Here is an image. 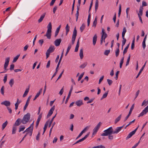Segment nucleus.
I'll use <instances>...</instances> for the list:
<instances>
[{
  "label": "nucleus",
  "mask_w": 148,
  "mask_h": 148,
  "mask_svg": "<svg viewBox=\"0 0 148 148\" xmlns=\"http://www.w3.org/2000/svg\"><path fill=\"white\" fill-rule=\"evenodd\" d=\"M113 129L112 127H109L108 129L105 130L104 132L101 135V136H107L108 135L114 134Z\"/></svg>",
  "instance_id": "1"
},
{
  "label": "nucleus",
  "mask_w": 148,
  "mask_h": 148,
  "mask_svg": "<svg viewBox=\"0 0 148 148\" xmlns=\"http://www.w3.org/2000/svg\"><path fill=\"white\" fill-rule=\"evenodd\" d=\"M31 115L29 113H27L25 115L23 118L21 120V123L23 124H25L29 121Z\"/></svg>",
  "instance_id": "2"
},
{
  "label": "nucleus",
  "mask_w": 148,
  "mask_h": 148,
  "mask_svg": "<svg viewBox=\"0 0 148 148\" xmlns=\"http://www.w3.org/2000/svg\"><path fill=\"white\" fill-rule=\"evenodd\" d=\"M10 60V58L9 57H7L5 58V64L4 65V70L3 72L0 73H5L8 70V69L7 68L9 64Z\"/></svg>",
  "instance_id": "3"
},
{
  "label": "nucleus",
  "mask_w": 148,
  "mask_h": 148,
  "mask_svg": "<svg viewBox=\"0 0 148 148\" xmlns=\"http://www.w3.org/2000/svg\"><path fill=\"white\" fill-rule=\"evenodd\" d=\"M55 49V48L54 46L51 45L50 46L49 49L47 50L46 53L47 59L49 57L50 53L53 52Z\"/></svg>",
  "instance_id": "4"
},
{
  "label": "nucleus",
  "mask_w": 148,
  "mask_h": 148,
  "mask_svg": "<svg viewBox=\"0 0 148 148\" xmlns=\"http://www.w3.org/2000/svg\"><path fill=\"white\" fill-rule=\"evenodd\" d=\"M101 124V122H99L94 128L93 130L92 137L93 135L96 134L99 129L100 128Z\"/></svg>",
  "instance_id": "5"
},
{
  "label": "nucleus",
  "mask_w": 148,
  "mask_h": 148,
  "mask_svg": "<svg viewBox=\"0 0 148 148\" xmlns=\"http://www.w3.org/2000/svg\"><path fill=\"white\" fill-rule=\"evenodd\" d=\"M134 104H133L132 105L131 107V108H130V111H129V112L128 113V114L127 116L125 117V119H124V122H125L129 118V117L130 116V115H131V114L132 113V111L134 109Z\"/></svg>",
  "instance_id": "6"
},
{
  "label": "nucleus",
  "mask_w": 148,
  "mask_h": 148,
  "mask_svg": "<svg viewBox=\"0 0 148 148\" xmlns=\"http://www.w3.org/2000/svg\"><path fill=\"white\" fill-rule=\"evenodd\" d=\"M139 127V125H138V127L134 130L130 132L126 137V139H128L129 138H130L133 135H134L135 133Z\"/></svg>",
  "instance_id": "7"
},
{
  "label": "nucleus",
  "mask_w": 148,
  "mask_h": 148,
  "mask_svg": "<svg viewBox=\"0 0 148 148\" xmlns=\"http://www.w3.org/2000/svg\"><path fill=\"white\" fill-rule=\"evenodd\" d=\"M55 110V106H53L50 110L49 111V112L47 116V119L49 118L51 115H52V113H53V111Z\"/></svg>",
  "instance_id": "8"
},
{
  "label": "nucleus",
  "mask_w": 148,
  "mask_h": 148,
  "mask_svg": "<svg viewBox=\"0 0 148 148\" xmlns=\"http://www.w3.org/2000/svg\"><path fill=\"white\" fill-rule=\"evenodd\" d=\"M148 112V109L146 107L139 114L138 117H140V116H143L144 114H146Z\"/></svg>",
  "instance_id": "9"
},
{
  "label": "nucleus",
  "mask_w": 148,
  "mask_h": 148,
  "mask_svg": "<svg viewBox=\"0 0 148 148\" xmlns=\"http://www.w3.org/2000/svg\"><path fill=\"white\" fill-rule=\"evenodd\" d=\"M124 125H123L122 126L119 127H116L115 130L114 131H113V134H117L121 130V129L123 127Z\"/></svg>",
  "instance_id": "10"
},
{
  "label": "nucleus",
  "mask_w": 148,
  "mask_h": 148,
  "mask_svg": "<svg viewBox=\"0 0 148 148\" xmlns=\"http://www.w3.org/2000/svg\"><path fill=\"white\" fill-rule=\"evenodd\" d=\"M32 97V95L30 96L28 98L25 104V105L24 108H23V110L24 111H25V110L27 108V107L29 103V101L30 100V99Z\"/></svg>",
  "instance_id": "11"
},
{
  "label": "nucleus",
  "mask_w": 148,
  "mask_h": 148,
  "mask_svg": "<svg viewBox=\"0 0 148 148\" xmlns=\"http://www.w3.org/2000/svg\"><path fill=\"white\" fill-rule=\"evenodd\" d=\"M61 41L62 40L60 38L54 41V43L56 46H58L60 45Z\"/></svg>",
  "instance_id": "12"
},
{
  "label": "nucleus",
  "mask_w": 148,
  "mask_h": 148,
  "mask_svg": "<svg viewBox=\"0 0 148 148\" xmlns=\"http://www.w3.org/2000/svg\"><path fill=\"white\" fill-rule=\"evenodd\" d=\"M21 119L20 118L18 119L15 121L14 124V125L13 126L16 127V126H18L21 123Z\"/></svg>",
  "instance_id": "13"
},
{
  "label": "nucleus",
  "mask_w": 148,
  "mask_h": 148,
  "mask_svg": "<svg viewBox=\"0 0 148 148\" xmlns=\"http://www.w3.org/2000/svg\"><path fill=\"white\" fill-rule=\"evenodd\" d=\"M51 31L49 30L48 31V30H47L46 34L45 35V36H47L48 39H50L51 36Z\"/></svg>",
  "instance_id": "14"
},
{
  "label": "nucleus",
  "mask_w": 148,
  "mask_h": 148,
  "mask_svg": "<svg viewBox=\"0 0 148 148\" xmlns=\"http://www.w3.org/2000/svg\"><path fill=\"white\" fill-rule=\"evenodd\" d=\"M2 105H4L8 107L10 105V102L9 101H5L1 103Z\"/></svg>",
  "instance_id": "15"
},
{
  "label": "nucleus",
  "mask_w": 148,
  "mask_h": 148,
  "mask_svg": "<svg viewBox=\"0 0 148 148\" xmlns=\"http://www.w3.org/2000/svg\"><path fill=\"white\" fill-rule=\"evenodd\" d=\"M75 104L79 107L81 105L84 104L83 101L82 100H78L76 101Z\"/></svg>",
  "instance_id": "16"
},
{
  "label": "nucleus",
  "mask_w": 148,
  "mask_h": 148,
  "mask_svg": "<svg viewBox=\"0 0 148 148\" xmlns=\"http://www.w3.org/2000/svg\"><path fill=\"white\" fill-rule=\"evenodd\" d=\"M147 62V61H146L145 62L143 66H142V67L141 69H140L139 72L138 74L137 75L136 77V78H137L138 77V76L140 75V73H141L142 72V71L143 70L144 68H145V67L146 65V64Z\"/></svg>",
  "instance_id": "17"
},
{
  "label": "nucleus",
  "mask_w": 148,
  "mask_h": 148,
  "mask_svg": "<svg viewBox=\"0 0 148 148\" xmlns=\"http://www.w3.org/2000/svg\"><path fill=\"white\" fill-rule=\"evenodd\" d=\"M80 38H79V39H78L77 40V42L75 48V52H77L78 51V48L79 47V39Z\"/></svg>",
  "instance_id": "18"
},
{
  "label": "nucleus",
  "mask_w": 148,
  "mask_h": 148,
  "mask_svg": "<svg viewBox=\"0 0 148 148\" xmlns=\"http://www.w3.org/2000/svg\"><path fill=\"white\" fill-rule=\"evenodd\" d=\"M77 35V30L76 29V27L74 28V30L73 32V34L72 36V38H76V36Z\"/></svg>",
  "instance_id": "19"
},
{
  "label": "nucleus",
  "mask_w": 148,
  "mask_h": 148,
  "mask_svg": "<svg viewBox=\"0 0 148 148\" xmlns=\"http://www.w3.org/2000/svg\"><path fill=\"white\" fill-rule=\"evenodd\" d=\"M97 39V36L96 34H95L93 38V44L95 45L96 43Z\"/></svg>",
  "instance_id": "20"
},
{
  "label": "nucleus",
  "mask_w": 148,
  "mask_h": 148,
  "mask_svg": "<svg viewBox=\"0 0 148 148\" xmlns=\"http://www.w3.org/2000/svg\"><path fill=\"white\" fill-rule=\"evenodd\" d=\"M49 120H48L46 122V123L44 127L43 128L44 131H43V133L42 134L43 135L44 134V133L45 132V131H46V130L47 129V128L48 125V123H49Z\"/></svg>",
  "instance_id": "21"
},
{
  "label": "nucleus",
  "mask_w": 148,
  "mask_h": 148,
  "mask_svg": "<svg viewBox=\"0 0 148 148\" xmlns=\"http://www.w3.org/2000/svg\"><path fill=\"white\" fill-rule=\"evenodd\" d=\"M61 27V25L59 26L57 28V29L55 32V37H56L58 35L59 31H60V28Z\"/></svg>",
  "instance_id": "22"
},
{
  "label": "nucleus",
  "mask_w": 148,
  "mask_h": 148,
  "mask_svg": "<svg viewBox=\"0 0 148 148\" xmlns=\"http://www.w3.org/2000/svg\"><path fill=\"white\" fill-rule=\"evenodd\" d=\"M70 28V27L69 26L68 24H67L65 28V29H66V35H67L69 32V31Z\"/></svg>",
  "instance_id": "23"
},
{
  "label": "nucleus",
  "mask_w": 148,
  "mask_h": 148,
  "mask_svg": "<svg viewBox=\"0 0 148 148\" xmlns=\"http://www.w3.org/2000/svg\"><path fill=\"white\" fill-rule=\"evenodd\" d=\"M97 17L96 16L95 17L94 21L93 22L92 27H95L97 23Z\"/></svg>",
  "instance_id": "24"
},
{
  "label": "nucleus",
  "mask_w": 148,
  "mask_h": 148,
  "mask_svg": "<svg viewBox=\"0 0 148 148\" xmlns=\"http://www.w3.org/2000/svg\"><path fill=\"white\" fill-rule=\"evenodd\" d=\"M45 13H44L41 16L40 18L38 20V22L39 23H40L42 21L45 17Z\"/></svg>",
  "instance_id": "25"
},
{
  "label": "nucleus",
  "mask_w": 148,
  "mask_h": 148,
  "mask_svg": "<svg viewBox=\"0 0 148 148\" xmlns=\"http://www.w3.org/2000/svg\"><path fill=\"white\" fill-rule=\"evenodd\" d=\"M79 56L81 59H82L84 57L83 52V49H80L79 53Z\"/></svg>",
  "instance_id": "26"
},
{
  "label": "nucleus",
  "mask_w": 148,
  "mask_h": 148,
  "mask_svg": "<svg viewBox=\"0 0 148 148\" xmlns=\"http://www.w3.org/2000/svg\"><path fill=\"white\" fill-rule=\"evenodd\" d=\"M99 6V1L98 0H96L95 3V12L97 11V10L98 9Z\"/></svg>",
  "instance_id": "27"
},
{
  "label": "nucleus",
  "mask_w": 148,
  "mask_h": 148,
  "mask_svg": "<svg viewBox=\"0 0 148 148\" xmlns=\"http://www.w3.org/2000/svg\"><path fill=\"white\" fill-rule=\"evenodd\" d=\"M130 43H129L126 46V47H125V49L124 50V51H123V56H124V55L125 53H126L127 51V49H128L129 45H130Z\"/></svg>",
  "instance_id": "28"
},
{
  "label": "nucleus",
  "mask_w": 148,
  "mask_h": 148,
  "mask_svg": "<svg viewBox=\"0 0 148 148\" xmlns=\"http://www.w3.org/2000/svg\"><path fill=\"white\" fill-rule=\"evenodd\" d=\"M8 122L6 121L2 125V130H3L5 127L8 124Z\"/></svg>",
  "instance_id": "29"
},
{
  "label": "nucleus",
  "mask_w": 148,
  "mask_h": 148,
  "mask_svg": "<svg viewBox=\"0 0 148 148\" xmlns=\"http://www.w3.org/2000/svg\"><path fill=\"white\" fill-rule=\"evenodd\" d=\"M122 114L120 115L115 120L114 123L115 124L116 123L121 119Z\"/></svg>",
  "instance_id": "30"
},
{
  "label": "nucleus",
  "mask_w": 148,
  "mask_h": 148,
  "mask_svg": "<svg viewBox=\"0 0 148 148\" xmlns=\"http://www.w3.org/2000/svg\"><path fill=\"white\" fill-rule=\"evenodd\" d=\"M89 13L88 17L87 19V26H88L89 25L90 20V18H91V14L90 12L88 13Z\"/></svg>",
  "instance_id": "31"
},
{
  "label": "nucleus",
  "mask_w": 148,
  "mask_h": 148,
  "mask_svg": "<svg viewBox=\"0 0 148 148\" xmlns=\"http://www.w3.org/2000/svg\"><path fill=\"white\" fill-rule=\"evenodd\" d=\"M90 133L89 132H88L83 138L81 139H80V140L81 142H82L84 140H85L89 136L90 134Z\"/></svg>",
  "instance_id": "32"
},
{
  "label": "nucleus",
  "mask_w": 148,
  "mask_h": 148,
  "mask_svg": "<svg viewBox=\"0 0 148 148\" xmlns=\"http://www.w3.org/2000/svg\"><path fill=\"white\" fill-rule=\"evenodd\" d=\"M25 128V127L24 125H21L19 129L18 132H20L21 131H23Z\"/></svg>",
  "instance_id": "33"
},
{
  "label": "nucleus",
  "mask_w": 148,
  "mask_h": 148,
  "mask_svg": "<svg viewBox=\"0 0 148 148\" xmlns=\"http://www.w3.org/2000/svg\"><path fill=\"white\" fill-rule=\"evenodd\" d=\"M108 92L109 91H107L104 94H103L102 97L101 99V100H102L103 99L106 98L107 97Z\"/></svg>",
  "instance_id": "34"
},
{
  "label": "nucleus",
  "mask_w": 148,
  "mask_h": 148,
  "mask_svg": "<svg viewBox=\"0 0 148 148\" xmlns=\"http://www.w3.org/2000/svg\"><path fill=\"white\" fill-rule=\"evenodd\" d=\"M71 47V44H69L68 45V47L66 51L65 54V56H66L68 54V53L69 51L70 50Z\"/></svg>",
  "instance_id": "35"
},
{
  "label": "nucleus",
  "mask_w": 148,
  "mask_h": 148,
  "mask_svg": "<svg viewBox=\"0 0 148 148\" xmlns=\"http://www.w3.org/2000/svg\"><path fill=\"white\" fill-rule=\"evenodd\" d=\"M85 26L84 23H83L80 27V30L81 32H82L85 28Z\"/></svg>",
  "instance_id": "36"
},
{
  "label": "nucleus",
  "mask_w": 148,
  "mask_h": 148,
  "mask_svg": "<svg viewBox=\"0 0 148 148\" xmlns=\"http://www.w3.org/2000/svg\"><path fill=\"white\" fill-rule=\"evenodd\" d=\"M29 91V88L26 89L23 97H24L26 96Z\"/></svg>",
  "instance_id": "37"
},
{
  "label": "nucleus",
  "mask_w": 148,
  "mask_h": 148,
  "mask_svg": "<svg viewBox=\"0 0 148 148\" xmlns=\"http://www.w3.org/2000/svg\"><path fill=\"white\" fill-rule=\"evenodd\" d=\"M47 28L48 29L47 30H48V31H49V30L51 31L52 25L51 22L49 23L47 25Z\"/></svg>",
  "instance_id": "38"
},
{
  "label": "nucleus",
  "mask_w": 148,
  "mask_h": 148,
  "mask_svg": "<svg viewBox=\"0 0 148 148\" xmlns=\"http://www.w3.org/2000/svg\"><path fill=\"white\" fill-rule=\"evenodd\" d=\"M124 56H123V57H122V58H121V60L120 63V66H119L120 68H122V65H123V62H124Z\"/></svg>",
  "instance_id": "39"
},
{
  "label": "nucleus",
  "mask_w": 148,
  "mask_h": 148,
  "mask_svg": "<svg viewBox=\"0 0 148 148\" xmlns=\"http://www.w3.org/2000/svg\"><path fill=\"white\" fill-rule=\"evenodd\" d=\"M20 56V54L18 55L17 56H16L15 57H14L13 61L12 62L14 63L15 62H16V61L19 58V56Z\"/></svg>",
  "instance_id": "40"
},
{
  "label": "nucleus",
  "mask_w": 148,
  "mask_h": 148,
  "mask_svg": "<svg viewBox=\"0 0 148 148\" xmlns=\"http://www.w3.org/2000/svg\"><path fill=\"white\" fill-rule=\"evenodd\" d=\"M87 62H85L81 65L79 66V67L80 68L84 69V68L87 65Z\"/></svg>",
  "instance_id": "41"
},
{
  "label": "nucleus",
  "mask_w": 148,
  "mask_h": 148,
  "mask_svg": "<svg viewBox=\"0 0 148 148\" xmlns=\"http://www.w3.org/2000/svg\"><path fill=\"white\" fill-rule=\"evenodd\" d=\"M14 81L13 79H11L9 81V84L11 87L14 84Z\"/></svg>",
  "instance_id": "42"
},
{
  "label": "nucleus",
  "mask_w": 148,
  "mask_h": 148,
  "mask_svg": "<svg viewBox=\"0 0 148 148\" xmlns=\"http://www.w3.org/2000/svg\"><path fill=\"white\" fill-rule=\"evenodd\" d=\"M17 127H16L13 126L12 127V134H14L16 133V130Z\"/></svg>",
  "instance_id": "43"
},
{
  "label": "nucleus",
  "mask_w": 148,
  "mask_h": 148,
  "mask_svg": "<svg viewBox=\"0 0 148 148\" xmlns=\"http://www.w3.org/2000/svg\"><path fill=\"white\" fill-rule=\"evenodd\" d=\"M57 114V113L55 114V115L53 116L52 118L51 119V120L49 122V127H50L51 125V124L53 122V121L54 119V118L56 116V115Z\"/></svg>",
  "instance_id": "44"
},
{
  "label": "nucleus",
  "mask_w": 148,
  "mask_h": 148,
  "mask_svg": "<svg viewBox=\"0 0 148 148\" xmlns=\"http://www.w3.org/2000/svg\"><path fill=\"white\" fill-rule=\"evenodd\" d=\"M71 93H70V92H69V94H68V96L66 99V100L65 101V104H66L67 103L68 101V100H69L70 97V96L71 95Z\"/></svg>",
  "instance_id": "45"
},
{
  "label": "nucleus",
  "mask_w": 148,
  "mask_h": 148,
  "mask_svg": "<svg viewBox=\"0 0 148 148\" xmlns=\"http://www.w3.org/2000/svg\"><path fill=\"white\" fill-rule=\"evenodd\" d=\"M143 8L142 7H140L139 8V14H140V15L141 16L143 14Z\"/></svg>",
  "instance_id": "46"
},
{
  "label": "nucleus",
  "mask_w": 148,
  "mask_h": 148,
  "mask_svg": "<svg viewBox=\"0 0 148 148\" xmlns=\"http://www.w3.org/2000/svg\"><path fill=\"white\" fill-rule=\"evenodd\" d=\"M4 86H3L1 89L0 92L1 94L3 95H4Z\"/></svg>",
  "instance_id": "47"
},
{
  "label": "nucleus",
  "mask_w": 148,
  "mask_h": 148,
  "mask_svg": "<svg viewBox=\"0 0 148 148\" xmlns=\"http://www.w3.org/2000/svg\"><path fill=\"white\" fill-rule=\"evenodd\" d=\"M119 48H117L115 51V56L116 57H117L119 55Z\"/></svg>",
  "instance_id": "48"
},
{
  "label": "nucleus",
  "mask_w": 148,
  "mask_h": 148,
  "mask_svg": "<svg viewBox=\"0 0 148 148\" xmlns=\"http://www.w3.org/2000/svg\"><path fill=\"white\" fill-rule=\"evenodd\" d=\"M107 82L109 86H111L112 83L113 81L112 80L108 79L107 80Z\"/></svg>",
  "instance_id": "49"
},
{
  "label": "nucleus",
  "mask_w": 148,
  "mask_h": 148,
  "mask_svg": "<svg viewBox=\"0 0 148 148\" xmlns=\"http://www.w3.org/2000/svg\"><path fill=\"white\" fill-rule=\"evenodd\" d=\"M110 52V50H106L104 52V54L106 56H108Z\"/></svg>",
  "instance_id": "50"
},
{
  "label": "nucleus",
  "mask_w": 148,
  "mask_h": 148,
  "mask_svg": "<svg viewBox=\"0 0 148 148\" xmlns=\"http://www.w3.org/2000/svg\"><path fill=\"white\" fill-rule=\"evenodd\" d=\"M121 4L119 5V13H118V16L119 17L120 15L121 12Z\"/></svg>",
  "instance_id": "51"
},
{
  "label": "nucleus",
  "mask_w": 148,
  "mask_h": 148,
  "mask_svg": "<svg viewBox=\"0 0 148 148\" xmlns=\"http://www.w3.org/2000/svg\"><path fill=\"white\" fill-rule=\"evenodd\" d=\"M84 72L82 74H81L80 76L79 77L78 79V81H79L82 78V77L83 76V75H84Z\"/></svg>",
  "instance_id": "52"
},
{
  "label": "nucleus",
  "mask_w": 148,
  "mask_h": 148,
  "mask_svg": "<svg viewBox=\"0 0 148 148\" xmlns=\"http://www.w3.org/2000/svg\"><path fill=\"white\" fill-rule=\"evenodd\" d=\"M14 64H12L10 66V71H12L14 70Z\"/></svg>",
  "instance_id": "53"
},
{
  "label": "nucleus",
  "mask_w": 148,
  "mask_h": 148,
  "mask_svg": "<svg viewBox=\"0 0 148 148\" xmlns=\"http://www.w3.org/2000/svg\"><path fill=\"white\" fill-rule=\"evenodd\" d=\"M102 36H103L104 42H105V39L108 36L107 34L105 33L104 34H102Z\"/></svg>",
  "instance_id": "54"
},
{
  "label": "nucleus",
  "mask_w": 148,
  "mask_h": 148,
  "mask_svg": "<svg viewBox=\"0 0 148 148\" xmlns=\"http://www.w3.org/2000/svg\"><path fill=\"white\" fill-rule=\"evenodd\" d=\"M148 103V101H146L145 100H144L141 106H143L144 105H147Z\"/></svg>",
  "instance_id": "55"
},
{
  "label": "nucleus",
  "mask_w": 148,
  "mask_h": 148,
  "mask_svg": "<svg viewBox=\"0 0 148 148\" xmlns=\"http://www.w3.org/2000/svg\"><path fill=\"white\" fill-rule=\"evenodd\" d=\"M64 70H63V71H62V72L60 74V75L58 77V79H57V80H56V82L59 79H60L61 77H62V75L63 74V73H64Z\"/></svg>",
  "instance_id": "56"
},
{
  "label": "nucleus",
  "mask_w": 148,
  "mask_h": 148,
  "mask_svg": "<svg viewBox=\"0 0 148 148\" xmlns=\"http://www.w3.org/2000/svg\"><path fill=\"white\" fill-rule=\"evenodd\" d=\"M112 134H110L108 135V139L111 140H112L113 138V136L112 135Z\"/></svg>",
  "instance_id": "57"
},
{
  "label": "nucleus",
  "mask_w": 148,
  "mask_h": 148,
  "mask_svg": "<svg viewBox=\"0 0 148 148\" xmlns=\"http://www.w3.org/2000/svg\"><path fill=\"white\" fill-rule=\"evenodd\" d=\"M43 42L44 41L43 39H41L38 41V43L41 46H42Z\"/></svg>",
  "instance_id": "58"
},
{
  "label": "nucleus",
  "mask_w": 148,
  "mask_h": 148,
  "mask_svg": "<svg viewBox=\"0 0 148 148\" xmlns=\"http://www.w3.org/2000/svg\"><path fill=\"white\" fill-rule=\"evenodd\" d=\"M64 87L63 86V88L61 89L59 93V94L60 95H62L63 93V92H64Z\"/></svg>",
  "instance_id": "59"
},
{
  "label": "nucleus",
  "mask_w": 148,
  "mask_h": 148,
  "mask_svg": "<svg viewBox=\"0 0 148 148\" xmlns=\"http://www.w3.org/2000/svg\"><path fill=\"white\" fill-rule=\"evenodd\" d=\"M7 74H5V76L4 77L3 79V82L4 83H5L7 81Z\"/></svg>",
  "instance_id": "60"
},
{
  "label": "nucleus",
  "mask_w": 148,
  "mask_h": 148,
  "mask_svg": "<svg viewBox=\"0 0 148 148\" xmlns=\"http://www.w3.org/2000/svg\"><path fill=\"white\" fill-rule=\"evenodd\" d=\"M75 15L76 17V21H77L78 20V16L79 15V12H76V13Z\"/></svg>",
  "instance_id": "61"
},
{
  "label": "nucleus",
  "mask_w": 148,
  "mask_h": 148,
  "mask_svg": "<svg viewBox=\"0 0 148 148\" xmlns=\"http://www.w3.org/2000/svg\"><path fill=\"white\" fill-rule=\"evenodd\" d=\"M95 147L96 148H106L105 146L101 145Z\"/></svg>",
  "instance_id": "62"
},
{
  "label": "nucleus",
  "mask_w": 148,
  "mask_h": 148,
  "mask_svg": "<svg viewBox=\"0 0 148 148\" xmlns=\"http://www.w3.org/2000/svg\"><path fill=\"white\" fill-rule=\"evenodd\" d=\"M56 0H52L51 1L50 4V6H52L55 3Z\"/></svg>",
  "instance_id": "63"
},
{
  "label": "nucleus",
  "mask_w": 148,
  "mask_h": 148,
  "mask_svg": "<svg viewBox=\"0 0 148 148\" xmlns=\"http://www.w3.org/2000/svg\"><path fill=\"white\" fill-rule=\"evenodd\" d=\"M147 4L146 3V2L144 1H143L142 2V6H141V7H143V6H145L147 5Z\"/></svg>",
  "instance_id": "64"
}]
</instances>
